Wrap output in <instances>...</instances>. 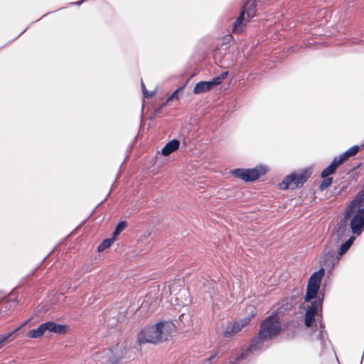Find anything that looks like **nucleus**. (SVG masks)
Returning a JSON list of instances; mask_svg holds the SVG:
<instances>
[{
	"instance_id": "obj_1",
	"label": "nucleus",
	"mask_w": 364,
	"mask_h": 364,
	"mask_svg": "<svg viewBox=\"0 0 364 364\" xmlns=\"http://www.w3.org/2000/svg\"><path fill=\"white\" fill-rule=\"evenodd\" d=\"M350 219L352 232L360 235L364 229V190L360 192L345 212V219L336 228L334 235L337 239L342 238L347 232L346 220Z\"/></svg>"
},
{
	"instance_id": "obj_2",
	"label": "nucleus",
	"mask_w": 364,
	"mask_h": 364,
	"mask_svg": "<svg viewBox=\"0 0 364 364\" xmlns=\"http://www.w3.org/2000/svg\"><path fill=\"white\" fill-rule=\"evenodd\" d=\"M324 269L321 268L315 272L309 278L304 301L307 303L305 314V325L308 327L313 326V323L321 311L322 299L318 296L321 279L324 275Z\"/></svg>"
},
{
	"instance_id": "obj_3",
	"label": "nucleus",
	"mask_w": 364,
	"mask_h": 364,
	"mask_svg": "<svg viewBox=\"0 0 364 364\" xmlns=\"http://www.w3.org/2000/svg\"><path fill=\"white\" fill-rule=\"evenodd\" d=\"M312 173L311 168H306L298 172L290 173L284 177L278 186L282 190L295 189L303 186Z\"/></svg>"
},
{
	"instance_id": "obj_4",
	"label": "nucleus",
	"mask_w": 364,
	"mask_h": 364,
	"mask_svg": "<svg viewBox=\"0 0 364 364\" xmlns=\"http://www.w3.org/2000/svg\"><path fill=\"white\" fill-rule=\"evenodd\" d=\"M125 352V343H118L100 352L97 358L102 364H116L124 357Z\"/></svg>"
},
{
	"instance_id": "obj_5",
	"label": "nucleus",
	"mask_w": 364,
	"mask_h": 364,
	"mask_svg": "<svg viewBox=\"0 0 364 364\" xmlns=\"http://www.w3.org/2000/svg\"><path fill=\"white\" fill-rule=\"evenodd\" d=\"M268 171V168L264 165H259L254 168H237L232 171V176L243 179L245 181H255L264 175Z\"/></svg>"
},
{
	"instance_id": "obj_6",
	"label": "nucleus",
	"mask_w": 364,
	"mask_h": 364,
	"mask_svg": "<svg viewBox=\"0 0 364 364\" xmlns=\"http://www.w3.org/2000/svg\"><path fill=\"white\" fill-rule=\"evenodd\" d=\"M282 326L276 316H270L261 324L259 336L263 339L271 338L277 336L281 331Z\"/></svg>"
},
{
	"instance_id": "obj_7",
	"label": "nucleus",
	"mask_w": 364,
	"mask_h": 364,
	"mask_svg": "<svg viewBox=\"0 0 364 364\" xmlns=\"http://www.w3.org/2000/svg\"><path fill=\"white\" fill-rule=\"evenodd\" d=\"M155 326L157 329L161 343L168 341L176 333V326L170 320H161L156 321Z\"/></svg>"
},
{
	"instance_id": "obj_8",
	"label": "nucleus",
	"mask_w": 364,
	"mask_h": 364,
	"mask_svg": "<svg viewBox=\"0 0 364 364\" xmlns=\"http://www.w3.org/2000/svg\"><path fill=\"white\" fill-rule=\"evenodd\" d=\"M157 329L155 323L146 326L141 330L137 336V342L139 344L143 343H160L161 341L158 335Z\"/></svg>"
},
{
	"instance_id": "obj_9",
	"label": "nucleus",
	"mask_w": 364,
	"mask_h": 364,
	"mask_svg": "<svg viewBox=\"0 0 364 364\" xmlns=\"http://www.w3.org/2000/svg\"><path fill=\"white\" fill-rule=\"evenodd\" d=\"M252 18V13H243L237 18L232 28V31L235 33H242L246 27L247 23Z\"/></svg>"
},
{
	"instance_id": "obj_10",
	"label": "nucleus",
	"mask_w": 364,
	"mask_h": 364,
	"mask_svg": "<svg viewBox=\"0 0 364 364\" xmlns=\"http://www.w3.org/2000/svg\"><path fill=\"white\" fill-rule=\"evenodd\" d=\"M249 322L248 318H245L237 323H230L225 329V334L226 336H232L240 332L242 328Z\"/></svg>"
},
{
	"instance_id": "obj_11",
	"label": "nucleus",
	"mask_w": 364,
	"mask_h": 364,
	"mask_svg": "<svg viewBox=\"0 0 364 364\" xmlns=\"http://www.w3.org/2000/svg\"><path fill=\"white\" fill-rule=\"evenodd\" d=\"M46 331L53 332L57 334H65L68 332V327L65 325L58 324L54 322L44 323Z\"/></svg>"
},
{
	"instance_id": "obj_12",
	"label": "nucleus",
	"mask_w": 364,
	"mask_h": 364,
	"mask_svg": "<svg viewBox=\"0 0 364 364\" xmlns=\"http://www.w3.org/2000/svg\"><path fill=\"white\" fill-rule=\"evenodd\" d=\"M214 87L215 85L213 84V80L210 81H200L195 85L193 92L196 95H200L210 91Z\"/></svg>"
},
{
	"instance_id": "obj_13",
	"label": "nucleus",
	"mask_w": 364,
	"mask_h": 364,
	"mask_svg": "<svg viewBox=\"0 0 364 364\" xmlns=\"http://www.w3.org/2000/svg\"><path fill=\"white\" fill-rule=\"evenodd\" d=\"M341 164L343 163L338 158H335L331 164L322 171L321 177L326 178L328 176L333 173L336 168Z\"/></svg>"
},
{
	"instance_id": "obj_14",
	"label": "nucleus",
	"mask_w": 364,
	"mask_h": 364,
	"mask_svg": "<svg viewBox=\"0 0 364 364\" xmlns=\"http://www.w3.org/2000/svg\"><path fill=\"white\" fill-rule=\"evenodd\" d=\"M180 142L177 139H173L165 145L162 149V154L164 156H168L172 152L175 151L178 149Z\"/></svg>"
},
{
	"instance_id": "obj_15",
	"label": "nucleus",
	"mask_w": 364,
	"mask_h": 364,
	"mask_svg": "<svg viewBox=\"0 0 364 364\" xmlns=\"http://www.w3.org/2000/svg\"><path fill=\"white\" fill-rule=\"evenodd\" d=\"M45 332L46 331L45 329L44 323H42L38 328L29 331L27 336L28 337L32 338H39L42 336Z\"/></svg>"
},
{
	"instance_id": "obj_16",
	"label": "nucleus",
	"mask_w": 364,
	"mask_h": 364,
	"mask_svg": "<svg viewBox=\"0 0 364 364\" xmlns=\"http://www.w3.org/2000/svg\"><path fill=\"white\" fill-rule=\"evenodd\" d=\"M359 150L358 146H353L348 149L345 153L340 155L338 158L343 163L348 157L354 156Z\"/></svg>"
},
{
	"instance_id": "obj_17",
	"label": "nucleus",
	"mask_w": 364,
	"mask_h": 364,
	"mask_svg": "<svg viewBox=\"0 0 364 364\" xmlns=\"http://www.w3.org/2000/svg\"><path fill=\"white\" fill-rule=\"evenodd\" d=\"M355 240V237H350L344 244H343L338 252V255L337 257V261L339 259L340 257L343 255L351 246L353 241Z\"/></svg>"
},
{
	"instance_id": "obj_18",
	"label": "nucleus",
	"mask_w": 364,
	"mask_h": 364,
	"mask_svg": "<svg viewBox=\"0 0 364 364\" xmlns=\"http://www.w3.org/2000/svg\"><path fill=\"white\" fill-rule=\"evenodd\" d=\"M255 2L248 1L245 5L244 9L242 11L243 13H252V17L255 16L256 14V9H255Z\"/></svg>"
},
{
	"instance_id": "obj_19",
	"label": "nucleus",
	"mask_w": 364,
	"mask_h": 364,
	"mask_svg": "<svg viewBox=\"0 0 364 364\" xmlns=\"http://www.w3.org/2000/svg\"><path fill=\"white\" fill-rule=\"evenodd\" d=\"M114 238L106 239L98 247V251L102 252L105 249L108 248L111 246V245L114 242Z\"/></svg>"
},
{
	"instance_id": "obj_20",
	"label": "nucleus",
	"mask_w": 364,
	"mask_h": 364,
	"mask_svg": "<svg viewBox=\"0 0 364 364\" xmlns=\"http://www.w3.org/2000/svg\"><path fill=\"white\" fill-rule=\"evenodd\" d=\"M227 75H228V73L225 72V73H222L220 75L213 78V84H215V86L220 85L222 82V81L226 78Z\"/></svg>"
},
{
	"instance_id": "obj_21",
	"label": "nucleus",
	"mask_w": 364,
	"mask_h": 364,
	"mask_svg": "<svg viewBox=\"0 0 364 364\" xmlns=\"http://www.w3.org/2000/svg\"><path fill=\"white\" fill-rule=\"evenodd\" d=\"M332 183V178L326 177L320 186L321 190L327 188Z\"/></svg>"
},
{
	"instance_id": "obj_22",
	"label": "nucleus",
	"mask_w": 364,
	"mask_h": 364,
	"mask_svg": "<svg viewBox=\"0 0 364 364\" xmlns=\"http://www.w3.org/2000/svg\"><path fill=\"white\" fill-rule=\"evenodd\" d=\"M141 87H142V90H143V93H144V97H151L154 95V92H148L145 89V87H144V85L143 82L141 83Z\"/></svg>"
},
{
	"instance_id": "obj_23",
	"label": "nucleus",
	"mask_w": 364,
	"mask_h": 364,
	"mask_svg": "<svg viewBox=\"0 0 364 364\" xmlns=\"http://www.w3.org/2000/svg\"><path fill=\"white\" fill-rule=\"evenodd\" d=\"M13 334V333H8L4 336H0V345L3 346V343Z\"/></svg>"
},
{
	"instance_id": "obj_24",
	"label": "nucleus",
	"mask_w": 364,
	"mask_h": 364,
	"mask_svg": "<svg viewBox=\"0 0 364 364\" xmlns=\"http://www.w3.org/2000/svg\"><path fill=\"white\" fill-rule=\"evenodd\" d=\"M217 355V352H214L208 359H206L203 364H211L213 359H214Z\"/></svg>"
},
{
	"instance_id": "obj_25",
	"label": "nucleus",
	"mask_w": 364,
	"mask_h": 364,
	"mask_svg": "<svg viewBox=\"0 0 364 364\" xmlns=\"http://www.w3.org/2000/svg\"><path fill=\"white\" fill-rule=\"evenodd\" d=\"M189 318L190 316L188 314H181L179 317V320L183 323L184 322V321H188Z\"/></svg>"
},
{
	"instance_id": "obj_26",
	"label": "nucleus",
	"mask_w": 364,
	"mask_h": 364,
	"mask_svg": "<svg viewBox=\"0 0 364 364\" xmlns=\"http://www.w3.org/2000/svg\"><path fill=\"white\" fill-rule=\"evenodd\" d=\"M126 228V223L125 222H121L119 223L117 228L118 229V231H122Z\"/></svg>"
},
{
	"instance_id": "obj_27",
	"label": "nucleus",
	"mask_w": 364,
	"mask_h": 364,
	"mask_svg": "<svg viewBox=\"0 0 364 364\" xmlns=\"http://www.w3.org/2000/svg\"><path fill=\"white\" fill-rule=\"evenodd\" d=\"M183 89V87H180L178 89H177L175 92H173V93L171 95V97H173V99H178V92L179 91H181Z\"/></svg>"
},
{
	"instance_id": "obj_28",
	"label": "nucleus",
	"mask_w": 364,
	"mask_h": 364,
	"mask_svg": "<svg viewBox=\"0 0 364 364\" xmlns=\"http://www.w3.org/2000/svg\"><path fill=\"white\" fill-rule=\"evenodd\" d=\"M119 233H120V231H118V229H117V228H116V230H115V231H114V236H113V237H112V238H114V239H115V237H117Z\"/></svg>"
},
{
	"instance_id": "obj_29",
	"label": "nucleus",
	"mask_w": 364,
	"mask_h": 364,
	"mask_svg": "<svg viewBox=\"0 0 364 364\" xmlns=\"http://www.w3.org/2000/svg\"><path fill=\"white\" fill-rule=\"evenodd\" d=\"M173 99V97H171V96L167 99L166 102H169V101L172 100Z\"/></svg>"
},
{
	"instance_id": "obj_30",
	"label": "nucleus",
	"mask_w": 364,
	"mask_h": 364,
	"mask_svg": "<svg viewBox=\"0 0 364 364\" xmlns=\"http://www.w3.org/2000/svg\"><path fill=\"white\" fill-rule=\"evenodd\" d=\"M171 293H173L175 291V289H172V288H170Z\"/></svg>"
},
{
	"instance_id": "obj_31",
	"label": "nucleus",
	"mask_w": 364,
	"mask_h": 364,
	"mask_svg": "<svg viewBox=\"0 0 364 364\" xmlns=\"http://www.w3.org/2000/svg\"><path fill=\"white\" fill-rule=\"evenodd\" d=\"M1 347H2V346H1V345H0V348H1Z\"/></svg>"
}]
</instances>
